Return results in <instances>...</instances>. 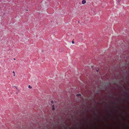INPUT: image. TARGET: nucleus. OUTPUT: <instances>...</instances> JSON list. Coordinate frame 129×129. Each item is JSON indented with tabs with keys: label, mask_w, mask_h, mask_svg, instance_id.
<instances>
[{
	"label": "nucleus",
	"mask_w": 129,
	"mask_h": 129,
	"mask_svg": "<svg viewBox=\"0 0 129 129\" xmlns=\"http://www.w3.org/2000/svg\"><path fill=\"white\" fill-rule=\"evenodd\" d=\"M59 127H58V124H57L56 125H52L50 126H49V125H47L46 126H43L42 129H59Z\"/></svg>",
	"instance_id": "nucleus-1"
},
{
	"label": "nucleus",
	"mask_w": 129,
	"mask_h": 129,
	"mask_svg": "<svg viewBox=\"0 0 129 129\" xmlns=\"http://www.w3.org/2000/svg\"><path fill=\"white\" fill-rule=\"evenodd\" d=\"M60 128L61 129H71V128L67 125L63 124L62 126Z\"/></svg>",
	"instance_id": "nucleus-2"
},
{
	"label": "nucleus",
	"mask_w": 129,
	"mask_h": 129,
	"mask_svg": "<svg viewBox=\"0 0 129 129\" xmlns=\"http://www.w3.org/2000/svg\"><path fill=\"white\" fill-rule=\"evenodd\" d=\"M86 2V1L85 0H83L82 1V4H85Z\"/></svg>",
	"instance_id": "nucleus-3"
},
{
	"label": "nucleus",
	"mask_w": 129,
	"mask_h": 129,
	"mask_svg": "<svg viewBox=\"0 0 129 129\" xmlns=\"http://www.w3.org/2000/svg\"><path fill=\"white\" fill-rule=\"evenodd\" d=\"M75 128L76 129H83V128L82 127H81L80 128L78 127H76Z\"/></svg>",
	"instance_id": "nucleus-4"
},
{
	"label": "nucleus",
	"mask_w": 129,
	"mask_h": 129,
	"mask_svg": "<svg viewBox=\"0 0 129 129\" xmlns=\"http://www.w3.org/2000/svg\"><path fill=\"white\" fill-rule=\"evenodd\" d=\"M55 110L54 106V105H53L52 106V110Z\"/></svg>",
	"instance_id": "nucleus-5"
},
{
	"label": "nucleus",
	"mask_w": 129,
	"mask_h": 129,
	"mask_svg": "<svg viewBox=\"0 0 129 129\" xmlns=\"http://www.w3.org/2000/svg\"><path fill=\"white\" fill-rule=\"evenodd\" d=\"M13 74H14L13 75V76H15V72L14 71H13Z\"/></svg>",
	"instance_id": "nucleus-6"
},
{
	"label": "nucleus",
	"mask_w": 129,
	"mask_h": 129,
	"mask_svg": "<svg viewBox=\"0 0 129 129\" xmlns=\"http://www.w3.org/2000/svg\"><path fill=\"white\" fill-rule=\"evenodd\" d=\"M28 87L30 89H31L32 88V87L29 85L28 86Z\"/></svg>",
	"instance_id": "nucleus-7"
},
{
	"label": "nucleus",
	"mask_w": 129,
	"mask_h": 129,
	"mask_svg": "<svg viewBox=\"0 0 129 129\" xmlns=\"http://www.w3.org/2000/svg\"><path fill=\"white\" fill-rule=\"evenodd\" d=\"M77 96H81V95L80 94H77Z\"/></svg>",
	"instance_id": "nucleus-8"
},
{
	"label": "nucleus",
	"mask_w": 129,
	"mask_h": 129,
	"mask_svg": "<svg viewBox=\"0 0 129 129\" xmlns=\"http://www.w3.org/2000/svg\"><path fill=\"white\" fill-rule=\"evenodd\" d=\"M126 128L127 129H129V126H126Z\"/></svg>",
	"instance_id": "nucleus-9"
},
{
	"label": "nucleus",
	"mask_w": 129,
	"mask_h": 129,
	"mask_svg": "<svg viewBox=\"0 0 129 129\" xmlns=\"http://www.w3.org/2000/svg\"><path fill=\"white\" fill-rule=\"evenodd\" d=\"M51 103L52 104H53V101H51Z\"/></svg>",
	"instance_id": "nucleus-10"
},
{
	"label": "nucleus",
	"mask_w": 129,
	"mask_h": 129,
	"mask_svg": "<svg viewBox=\"0 0 129 129\" xmlns=\"http://www.w3.org/2000/svg\"><path fill=\"white\" fill-rule=\"evenodd\" d=\"M72 44H74V42L73 41L72 42Z\"/></svg>",
	"instance_id": "nucleus-11"
},
{
	"label": "nucleus",
	"mask_w": 129,
	"mask_h": 129,
	"mask_svg": "<svg viewBox=\"0 0 129 129\" xmlns=\"http://www.w3.org/2000/svg\"><path fill=\"white\" fill-rule=\"evenodd\" d=\"M95 128L94 127H93V128L92 129H94V128Z\"/></svg>",
	"instance_id": "nucleus-12"
},
{
	"label": "nucleus",
	"mask_w": 129,
	"mask_h": 129,
	"mask_svg": "<svg viewBox=\"0 0 129 129\" xmlns=\"http://www.w3.org/2000/svg\"><path fill=\"white\" fill-rule=\"evenodd\" d=\"M16 89H17V87H16Z\"/></svg>",
	"instance_id": "nucleus-13"
},
{
	"label": "nucleus",
	"mask_w": 129,
	"mask_h": 129,
	"mask_svg": "<svg viewBox=\"0 0 129 129\" xmlns=\"http://www.w3.org/2000/svg\"><path fill=\"white\" fill-rule=\"evenodd\" d=\"M14 60H15V58H14Z\"/></svg>",
	"instance_id": "nucleus-14"
},
{
	"label": "nucleus",
	"mask_w": 129,
	"mask_h": 129,
	"mask_svg": "<svg viewBox=\"0 0 129 129\" xmlns=\"http://www.w3.org/2000/svg\"><path fill=\"white\" fill-rule=\"evenodd\" d=\"M20 129H21V128H20ZM22 129H23V128H22Z\"/></svg>",
	"instance_id": "nucleus-15"
}]
</instances>
